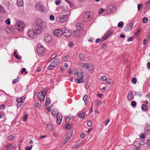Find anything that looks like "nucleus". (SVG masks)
<instances>
[{
    "label": "nucleus",
    "mask_w": 150,
    "mask_h": 150,
    "mask_svg": "<svg viewBox=\"0 0 150 150\" xmlns=\"http://www.w3.org/2000/svg\"><path fill=\"white\" fill-rule=\"evenodd\" d=\"M69 57V55H67L64 56L63 57V59H64L65 60H67Z\"/></svg>",
    "instance_id": "55"
},
{
    "label": "nucleus",
    "mask_w": 150,
    "mask_h": 150,
    "mask_svg": "<svg viewBox=\"0 0 150 150\" xmlns=\"http://www.w3.org/2000/svg\"><path fill=\"white\" fill-rule=\"evenodd\" d=\"M145 135L143 133H142L140 135V137L142 139H143L145 138Z\"/></svg>",
    "instance_id": "52"
},
{
    "label": "nucleus",
    "mask_w": 150,
    "mask_h": 150,
    "mask_svg": "<svg viewBox=\"0 0 150 150\" xmlns=\"http://www.w3.org/2000/svg\"><path fill=\"white\" fill-rule=\"evenodd\" d=\"M74 35L76 37H79L80 36L79 32V30H76L73 32Z\"/></svg>",
    "instance_id": "24"
},
{
    "label": "nucleus",
    "mask_w": 150,
    "mask_h": 150,
    "mask_svg": "<svg viewBox=\"0 0 150 150\" xmlns=\"http://www.w3.org/2000/svg\"><path fill=\"white\" fill-rule=\"evenodd\" d=\"M57 56V54H52L50 57V60L48 61L49 62L51 60L53 59H54Z\"/></svg>",
    "instance_id": "38"
},
{
    "label": "nucleus",
    "mask_w": 150,
    "mask_h": 150,
    "mask_svg": "<svg viewBox=\"0 0 150 150\" xmlns=\"http://www.w3.org/2000/svg\"><path fill=\"white\" fill-rule=\"evenodd\" d=\"M47 91L43 90L38 93V97L39 99L41 101H43L44 100L45 96L46 94Z\"/></svg>",
    "instance_id": "6"
},
{
    "label": "nucleus",
    "mask_w": 150,
    "mask_h": 150,
    "mask_svg": "<svg viewBox=\"0 0 150 150\" xmlns=\"http://www.w3.org/2000/svg\"><path fill=\"white\" fill-rule=\"evenodd\" d=\"M141 31V30L140 29L138 30L135 33V34L136 35H139Z\"/></svg>",
    "instance_id": "57"
},
{
    "label": "nucleus",
    "mask_w": 150,
    "mask_h": 150,
    "mask_svg": "<svg viewBox=\"0 0 150 150\" xmlns=\"http://www.w3.org/2000/svg\"><path fill=\"white\" fill-rule=\"evenodd\" d=\"M52 39L51 35L49 34H46L44 36V40L47 42L50 41Z\"/></svg>",
    "instance_id": "13"
},
{
    "label": "nucleus",
    "mask_w": 150,
    "mask_h": 150,
    "mask_svg": "<svg viewBox=\"0 0 150 150\" xmlns=\"http://www.w3.org/2000/svg\"><path fill=\"white\" fill-rule=\"evenodd\" d=\"M79 117L81 119L83 118L85 116V113L84 112H82L80 113L78 115Z\"/></svg>",
    "instance_id": "26"
},
{
    "label": "nucleus",
    "mask_w": 150,
    "mask_h": 150,
    "mask_svg": "<svg viewBox=\"0 0 150 150\" xmlns=\"http://www.w3.org/2000/svg\"><path fill=\"white\" fill-rule=\"evenodd\" d=\"M15 28L19 31H23L24 28V25L23 23L20 20L17 21L14 25Z\"/></svg>",
    "instance_id": "2"
},
{
    "label": "nucleus",
    "mask_w": 150,
    "mask_h": 150,
    "mask_svg": "<svg viewBox=\"0 0 150 150\" xmlns=\"http://www.w3.org/2000/svg\"><path fill=\"white\" fill-rule=\"evenodd\" d=\"M100 79L101 80L105 81V80L107 79V78H106V76H103L101 77L100 78Z\"/></svg>",
    "instance_id": "58"
},
{
    "label": "nucleus",
    "mask_w": 150,
    "mask_h": 150,
    "mask_svg": "<svg viewBox=\"0 0 150 150\" xmlns=\"http://www.w3.org/2000/svg\"><path fill=\"white\" fill-rule=\"evenodd\" d=\"M50 19L51 21H54L55 19L54 16L53 15H50Z\"/></svg>",
    "instance_id": "46"
},
{
    "label": "nucleus",
    "mask_w": 150,
    "mask_h": 150,
    "mask_svg": "<svg viewBox=\"0 0 150 150\" xmlns=\"http://www.w3.org/2000/svg\"><path fill=\"white\" fill-rule=\"evenodd\" d=\"M14 137L12 135H10L8 137L7 139L9 140H12L14 139Z\"/></svg>",
    "instance_id": "50"
},
{
    "label": "nucleus",
    "mask_w": 150,
    "mask_h": 150,
    "mask_svg": "<svg viewBox=\"0 0 150 150\" xmlns=\"http://www.w3.org/2000/svg\"><path fill=\"white\" fill-rule=\"evenodd\" d=\"M72 127V125L71 124H67L65 125V128L66 129H70Z\"/></svg>",
    "instance_id": "35"
},
{
    "label": "nucleus",
    "mask_w": 150,
    "mask_h": 150,
    "mask_svg": "<svg viewBox=\"0 0 150 150\" xmlns=\"http://www.w3.org/2000/svg\"><path fill=\"white\" fill-rule=\"evenodd\" d=\"M51 113L52 115L54 116V117L57 115V114H59L58 113L57 110L56 109H52V110Z\"/></svg>",
    "instance_id": "21"
},
{
    "label": "nucleus",
    "mask_w": 150,
    "mask_h": 150,
    "mask_svg": "<svg viewBox=\"0 0 150 150\" xmlns=\"http://www.w3.org/2000/svg\"><path fill=\"white\" fill-rule=\"evenodd\" d=\"M46 26L45 23L41 20L38 21L34 30H29L28 32V37L31 38H35L38 34L41 33L42 30L45 29Z\"/></svg>",
    "instance_id": "1"
},
{
    "label": "nucleus",
    "mask_w": 150,
    "mask_h": 150,
    "mask_svg": "<svg viewBox=\"0 0 150 150\" xmlns=\"http://www.w3.org/2000/svg\"><path fill=\"white\" fill-rule=\"evenodd\" d=\"M134 145L135 146V147H137L139 148V146H140V139H136L134 142Z\"/></svg>",
    "instance_id": "19"
},
{
    "label": "nucleus",
    "mask_w": 150,
    "mask_h": 150,
    "mask_svg": "<svg viewBox=\"0 0 150 150\" xmlns=\"http://www.w3.org/2000/svg\"><path fill=\"white\" fill-rule=\"evenodd\" d=\"M60 59L57 58L53 62H52L51 63L55 67L56 66L59 62Z\"/></svg>",
    "instance_id": "16"
},
{
    "label": "nucleus",
    "mask_w": 150,
    "mask_h": 150,
    "mask_svg": "<svg viewBox=\"0 0 150 150\" xmlns=\"http://www.w3.org/2000/svg\"><path fill=\"white\" fill-rule=\"evenodd\" d=\"M92 122L91 121H88L87 122V125L89 127H91L92 125Z\"/></svg>",
    "instance_id": "44"
},
{
    "label": "nucleus",
    "mask_w": 150,
    "mask_h": 150,
    "mask_svg": "<svg viewBox=\"0 0 150 150\" xmlns=\"http://www.w3.org/2000/svg\"><path fill=\"white\" fill-rule=\"evenodd\" d=\"M113 32V31L112 30L109 31L107 33L106 35L108 37H110V35H111Z\"/></svg>",
    "instance_id": "39"
},
{
    "label": "nucleus",
    "mask_w": 150,
    "mask_h": 150,
    "mask_svg": "<svg viewBox=\"0 0 150 150\" xmlns=\"http://www.w3.org/2000/svg\"><path fill=\"white\" fill-rule=\"evenodd\" d=\"M25 98L23 96H22L20 98H17L16 100V101H19V102H23V101L25 100Z\"/></svg>",
    "instance_id": "31"
},
{
    "label": "nucleus",
    "mask_w": 150,
    "mask_h": 150,
    "mask_svg": "<svg viewBox=\"0 0 150 150\" xmlns=\"http://www.w3.org/2000/svg\"><path fill=\"white\" fill-rule=\"evenodd\" d=\"M5 23L8 25H10V19H8L5 20Z\"/></svg>",
    "instance_id": "53"
},
{
    "label": "nucleus",
    "mask_w": 150,
    "mask_h": 150,
    "mask_svg": "<svg viewBox=\"0 0 150 150\" xmlns=\"http://www.w3.org/2000/svg\"><path fill=\"white\" fill-rule=\"evenodd\" d=\"M115 9V6L113 5H111L107 7V12L108 13H110L113 12Z\"/></svg>",
    "instance_id": "9"
},
{
    "label": "nucleus",
    "mask_w": 150,
    "mask_h": 150,
    "mask_svg": "<svg viewBox=\"0 0 150 150\" xmlns=\"http://www.w3.org/2000/svg\"><path fill=\"white\" fill-rule=\"evenodd\" d=\"M88 98V96L87 95H85L83 98V100L84 101L85 104L86 105V103L87 102V99Z\"/></svg>",
    "instance_id": "33"
},
{
    "label": "nucleus",
    "mask_w": 150,
    "mask_h": 150,
    "mask_svg": "<svg viewBox=\"0 0 150 150\" xmlns=\"http://www.w3.org/2000/svg\"><path fill=\"white\" fill-rule=\"evenodd\" d=\"M54 35L57 37H60L63 33V31L59 29H57L53 31Z\"/></svg>",
    "instance_id": "7"
},
{
    "label": "nucleus",
    "mask_w": 150,
    "mask_h": 150,
    "mask_svg": "<svg viewBox=\"0 0 150 150\" xmlns=\"http://www.w3.org/2000/svg\"><path fill=\"white\" fill-rule=\"evenodd\" d=\"M106 81L109 84H112L113 83L112 81L110 78L107 79Z\"/></svg>",
    "instance_id": "41"
},
{
    "label": "nucleus",
    "mask_w": 150,
    "mask_h": 150,
    "mask_svg": "<svg viewBox=\"0 0 150 150\" xmlns=\"http://www.w3.org/2000/svg\"><path fill=\"white\" fill-rule=\"evenodd\" d=\"M68 17V14L63 15L62 13H59L56 18V19L58 22L62 23L65 21Z\"/></svg>",
    "instance_id": "4"
},
{
    "label": "nucleus",
    "mask_w": 150,
    "mask_h": 150,
    "mask_svg": "<svg viewBox=\"0 0 150 150\" xmlns=\"http://www.w3.org/2000/svg\"><path fill=\"white\" fill-rule=\"evenodd\" d=\"M50 100L49 98L46 99V101L45 103V105L46 107L50 103Z\"/></svg>",
    "instance_id": "30"
},
{
    "label": "nucleus",
    "mask_w": 150,
    "mask_h": 150,
    "mask_svg": "<svg viewBox=\"0 0 150 150\" xmlns=\"http://www.w3.org/2000/svg\"><path fill=\"white\" fill-rule=\"evenodd\" d=\"M17 5L20 7H22L23 6V0H17Z\"/></svg>",
    "instance_id": "23"
},
{
    "label": "nucleus",
    "mask_w": 150,
    "mask_h": 150,
    "mask_svg": "<svg viewBox=\"0 0 150 150\" xmlns=\"http://www.w3.org/2000/svg\"><path fill=\"white\" fill-rule=\"evenodd\" d=\"M104 11L105 10L103 9L100 8V9L99 13L100 14H102L103 13V12H104Z\"/></svg>",
    "instance_id": "60"
},
{
    "label": "nucleus",
    "mask_w": 150,
    "mask_h": 150,
    "mask_svg": "<svg viewBox=\"0 0 150 150\" xmlns=\"http://www.w3.org/2000/svg\"><path fill=\"white\" fill-rule=\"evenodd\" d=\"M35 8L38 11L43 12L45 10V7L43 4L40 3H38L35 5Z\"/></svg>",
    "instance_id": "5"
},
{
    "label": "nucleus",
    "mask_w": 150,
    "mask_h": 150,
    "mask_svg": "<svg viewBox=\"0 0 150 150\" xmlns=\"http://www.w3.org/2000/svg\"><path fill=\"white\" fill-rule=\"evenodd\" d=\"M76 27L78 30H80L83 28V25L82 23H78L77 24Z\"/></svg>",
    "instance_id": "22"
},
{
    "label": "nucleus",
    "mask_w": 150,
    "mask_h": 150,
    "mask_svg": "<svg viewBox=\"0 0 150 150\" xmlns=\"http://www.w3.org/2000/svg\"><path fill=\"white\" fill-rule=\"evenodd\" d=\"M93 13L89 11L86 12L83 15V19L84 21H88L93 18Z\"/></svg>",
    "instance_id": "3"
},
{
    "label": "nucleus",
    "mask_w": 150,
    "mask_h": 150,
    "mask_svg": "<svg viewBox=\"0 0 150 150\" xmlns=\"http://www.w3.org/2000/svg\"><path fill=\"white\" fill-rule=\"evenodd\" d=\"M37 49L38 52L40 54H42L45 51L44 47L40 44L38 45Z\"/></svg>",
    "instance_id": "10"
},
{
    "label": "nucleus",
    "mask_w": 150,
    "mask_h": 150,
    "mask_svg": "<svg viewBox=\"0 0 150 150\" xmlns=\"http://www.w3.org/2000/svg\"><path fill=\"white\" fill-rule=\"evenodd\" d=\"M87 63H85L84 62H79L78 63V65L80 67H82L83 68H86L87 67Z\"/></svg>",
    "instance_id": "17"
},
{
    "label": "nucleus",
    "mask_w": 150,
    "mask_h": 150,
    "mask_svg": "<svg viewBox=\"0 0 150 150\" xmlns=\"http://www.w3.org/2000/svg\"><path fill=\"white\" fill-rule=\"evenodd\" d=\"M137 81V79L136 78L134 77L132 78V82L134 84H135L136 83Z\"/></svg>",
    "instance_id": "42"
},
{
    "label": "nucleus",
    "mask_w": 150,
    "mask_h": 150,
    "mask_svg": "<svg viewBox=\"0 0 150 150\" xmlns=\"http://www.w3.org/2000/svg\"><path fill=\"white\" fill-rule=\"evenodd\" d=\"M79 59L81 61H83L85 59V58L83 56V55L81 54H79Z\"/></svg>",
    "instance_id": "28"
},
{
    "label": "nucleus",
    "mask_w": 150,
    "mask_h": 150,
    "mask_svg": "<svg viewBox=\"0 0 150 150\" xmlns=\"http://www.w3.org/2000/svg\"><path fill=\"white\" fill-rule=\"evenodd\" d=\"M18 79H16L13 80V83L14 84L16 82H18Z\"/></svg>",
    "instance_id": "61"
},
{
    "label": "nucleus",
    "mask_w": 150,
    "mask_h": 150,
    "mask_svg": "<svg viewBox=\"0 0 150 150\" xmlns=\"http://www.w3.org/2000/svg\"><path fill=\"white\" fill-rule=\"evenodd\" d=\"M110 119H108L105 122V125L106 126L108 125V124L109 122H110Z\"/></svg>",
    "instance_id": "62"
},
{
    "label": "nucleus",
    "mask_w": 150,
    "mask_h": 150,
    "mask_svg": "<svg viewBox=\"0 0 150 150\" xmlns=\"http://www.w3.org/2000/svg\"><path fill=\"white\" fill-rule=\"evenodd\" d=\"M83 72L81 71H79V72H78L77 74V77L78 79H80L83 80Z\"/></svg>",
    "instance_id": "18"
},
{
    "label": "nucleus",
    "mask_w": 150,
    "mask_h": 150,
    "mask_svg": "<svg viewBox=\"0 0 150 150\" xmlns=\"http://www.w3.org/2000/svg\"><path fill=\"white\" fill-rule=\"evenodd\" d=\"M97 104L99 106H100L101 105L102 102L101 101L99 100H97Z\"/></svg>",
    "instance_id": "59"
},
{
    "label": "nucleus",
    "mask_w": 150,
    "mask_h": 150,
    "mask_svg": "<svg viewBox=\"0 0 150 150\" xmlns=\"http://www.w3.org/2000/svg\"><path fill=\"white\" fill-rule=\"evenodd\" d=\"M71 137V133H69L67 134L66 138L65 139L64 142H63L64 144H66L70 139Z\"/></svg>",
    "instance_id": "15"
},
{
    "label": "nucleus",
    "mask_w": 150,
    "mask_h": 150,
    "mask_svg": "<svg viewBox=\"0 0 150 150\" xmlns=\"http://www.w3.org/2000/svg\"><path fill=\"white\" fill-rule=\"evenodd\" d=\"M55 4L57 5H58L60 4V0H57L55 1Z\"/></svg>",
    "instance_id": "56"
},
{
    "label": "nucleus",
    "mask_w": 150,
    "mask_h": 150,
    "mask_svg": "<svg viewBox=\"0 0 150 150\" xmlns=\"http://www.w3.org/2000/svg\"><path fill=\"white\" fill-rule=\"evenodd\" d=\"M109 37L106 35H105L101 39L100 42H102L105 40L107 39Z\"/></svg>",
    "instance_id": "37"
},
{
    "label": "nucleus",
    "mask_w": 150,
    "mask_h": 150,
    "mask_svg": "<svg viewBox=\"0 0 150 150\" xmlns=\"http://www.w3.org/2000/svg\"><path fill=\"white\" fill-rule=\"evenodd\" d=\"M28 117V115L27 114H25L24 115L23 118V121H25L26 120Z\"/></svg>",
    "instance_id": "45"
},
{
    "label": "nucleus",
    "mask_w": 150,
    "mask_h": 150,
    "mask_svg": "<svg viewBox=\"0 0 150 150\" xmlns=\"http://www.w3.org/2000/svg\"><path fill=\"white\" fill-rule=\"evenodd\" d=\"M147 68L148 69H150V62H148L147 63Z\"/></svg>",
    "instance_id": "63"
},
{
    "label": "nucleus",
    "mask_w": 150,
    "mask_h": 150,
    "mask_svg": "<svg viewBox=\"0 0 150 150\" xmlns=\"http://www.w3.org/2000/svg\"><path fill=\"white\" fill-rule=\"evenodd\" d=\"M150 4V0L148 1L145 3L144 5L146 6V7H147L149 4Z\"/></svg>",
    "instance_id": "54"
},
{
    "label": "nucleus",
    "mask_w": 150,
    "mask_h": 150,
    "mask_svg": "<svg viewBox=\"0 0 150 150\" xmlns=\"http://www.w3.org/2000/svg\"><path fill=\"white\" fill-rule=\"evenodd\" d=\"M137 103L135 101H132L131 102V105L133 107L135 106L136 105Z\"/></svg>",
    "instance_id": "43"
},
{
    "label": "nucleus",
    "mask_w": 150,
    "mask_h": 150,
    "mask_svg": "<svg viewBox=\"0 0 150 150\" xmlns=\"http://www.w3.org/2000/svg\"><path fill=\"white\" fill-rule=\"evenodd\" d=\"M124 25V23L122 21L120 22L118 24V27L119 28L122 27Z\"/></svg>",
    "instance_id": "36"
},
{
    "label": "nucleus",
    "mask_w": 150,
    "mask_h": 150,
    "mask_svg": "<svg viewBox=\"0 0 150 150\" xmlns=\"http://www.w3.org/2000/svg\"><path fill=\"white\" fill-rule=\"evenodd\" d=\"M54 67H55L51 63L50 64L48 67L47 69L48 70H51Z\"/></svg>",
    "instance_id": "40"
},
{
    "label": "nucleus",
    "mask_w": 150,
    "mask_h": 150,
    "mask_svg": "<svg viewBox=\"0 0 150 150\" xmlns=\"http://www.w3.org/2000/svg\"><path fill=\"white\" fill-rule=\"evenodd\" d=\"M146 98L150 100V93L147 94L146 96Z\"/></svg>",
    "instance_id": "64"
},
{
    "label": "nucleus",
    "mask_w": 150,
    "mask_h": 150,
    "mask_svg": "<svg viewBox=\"0 0 150 150\" xmlns=\"http://www.w3.org/2000/svg\"><path fill=\"white\" fill-rule=\"evenodd\" d=\"M13 29L11 28L7 27L6 28V30L7 33L9 34H12Z\"/></svg>",
    "instance_id": "20"
},
{
    "label": "nucleus",
    "mask_w": 150,
    "mask_h": 150,
    "mask_svg": "<svg viewBox=\"0 0 150 150\" xmlns=\"http://www.w3.org/2000/svg\"><path fill=\"white\" fill-rule=\"evenodd\" d=\"M23 72H24L25 74H27L28 73V72L26 71V69L25 68H23L22 69V70L21 71V74H23Z\"/></svg>",
    "instance_id": "49"
},
{
    "label": "nucleus",
    "mask_w": 150,
    "mask_h": 150,
    "mask_svg": "<svg viewBox=\"0 0 150 150\" xmlns=\"http://www.w3.org/2000/svg\"><path fill=\"white\" fill-rule=\"evenodd\" d=\"M57 124L59 125L61 124L62 121V116L61 114H57Z\"/></svg>",
    "instance_id": "14"
},
{
    "label": "nucleus",
    "mask_w": 150,
    "mask_h": 150,
    "mask_svg": "<svg viewBox=\"0 0 150 150\" xmlns=\"http://www.w3.org/2000/svg\"><path fill=\"white\" fill-rule=\"evenodd\" d=\"M150 126H147L145 128V133L146 134L150 132Z\"/></svg>",
    "instance_id": "29"
},
{
    "label": "nucleus",
    "mask_w": 150,
    "mask_h": 150,
    "mask_svg": "<svg viewBox=\"0 0 150 150\" xmlns=\"http://www.w3.org/2000/svg\"><path fill=\"white\" fill-rule=\"evenodd\" d=\"M5 11V10L4 8L0 4V13L4 14Z\"/></svg>",
    "instance_id": "27"
},
{
    "label": "nucleus",
    "mask_w": 150,
    "mask_h": 150,
    "mask_svg": "<svg viewBox=\"0 0 150 150\" xmlns=\"http://www.w3.org/2000/svg\"><path fill=\"white\" fill-rule=\"evenodd\" d=\"M148 20V18L146 17H144L143 18L142 21L143 23H145Z\"/></svg>",
    "instance_id": "48"
},
{
    "label": "nucleus",
    "mask_w": 150,
    "mask_h": 150,
    "mask_svg": "<svg viewBox=\"0 0 150 150\" xmlns=\"http://www.w3.org/2000/svg\"><path fill=\"white\" fill-rule=\"evenodd\" d=\"M132 96L133 94L130 91L129 92L127 96L128 99L129 100H131L132 99Z\"/></svg>",
    "instance_id": "25"
},
{
    "label": "nucleus",
    "mask_w": 150,
    "mask_h": 150,
    "mask_svg": "<svg viewBox=\"0 0 150 150\" xmlns=\"http://www.w3.org/2000/svg\"><path fill=\"white\" fill-rule=\"evenodd\" d=\"M147 106L145 104H143L142 106V110L146 111L147 110Z\"/></svg>",
    "instance_id": "32"
},
{
    "label": "nucleus",
    "mask_w": 150,
    "mask_h": 150,
    "mask_svg": "<svg viewBox=\"0 0 150 150\" xmlns=\"http://www.w3.org/2000/svg\"><path fill=\"white\" fill-rule=\"evenodd\" d=\"M63 34L64 36L67 37H69L71 35V32L69 30L65 28H63L62 31Z\"/></svg>",
    "instance_id": "8"
},
{
    "label": "nucleus",
    "mask_w": 150,
    "mask_h": 150,
    "mask_svg": "<svg viewBox=\"0 0 150 150\" xmlns=\"http://www.w3.org/2000/svg\"><path fill=\"white\" fill-rule=\"evenodd\" d=\"M84 81L83 80L78 79H75L74 80V81L78 83H80L81 82H83Z\"/></svg>",
    "instance_id": "34"
},
{
    "label": "nucleus",
    "mask_w": 150,
    "mask_h": 150,
    "mask_svg": "<svg viewBox=\"0 0 150 150\" xmlns=\"http://www.w3.org/2000/svg\"><path fill=\"white\" fill-rule=\"evenodd\" d=\"M18 102L17 104V106L18 107H20L21 105L23 102H19V101H17Z\"/></svg>",
    "instance_id": "47"
},
{
    "label": "nucleus",
    "mask_w": 150,
    "mask_h": 150,
    "mask_svg": "<svg viewBox=\"0 0 150 150\" xmlns=\"http://www.w3.org/2000/svg\"><path fill=\"white\" fill-rule=\"evenodd\" d=\"M133 25L132 23L127 24L124 28L125 31H128L131 30L133 28Z\"/></svg>",
    "instance_id": "11"
},
{
    "label": "nucleus",
    "mask_w": 150,
    "mask_h": 150,
    "mask_svg": "<svg viewBox=\"0 0 150 150\" xmlns=\"http://www.w3.org/2000/svg\"><path fill=\"white\" fill-rule=\"evenodd\" d=\"M87 65V67L86 69H87L90 72L92 73L93 72L94 68L93 65L89 63H88Z\"/></svg>",
    "instance_id": "12"
},
{
    "label": "nucleus",
    "mask_w": 150,
    "mask_h": 150,
    "mask_svg": "<svg viewBox=\"0 0 150 150\" xmlns=\"http://www.w3.org/2000/svg\"><path fill=\"white\" fill-rule=\"evenodd\" d=\"M13 146L12 144H9L8 145H6V148H11L13 147Z\"/></svg>",
    "instance_id": "51"
}]
</instances>
